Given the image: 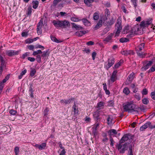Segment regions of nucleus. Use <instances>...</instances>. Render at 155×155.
<instances>
[{"label": "nucleus", "instance_id": "7c9ffc66", "mask_svg": "<svg viewBox=\"0 0 155 155\" xmlns=\"http://www.w3.org/2000/svg\"><path fill=\"white\" fill-rule=\"evenodd\" d=\"M123 60H120V61L114 65V67L115 68H119L121 65V64L123 63Z\"/></svg>", "mask_w": 155, "mask_h": 155}, {"label": "nucleus", "instance_id": "09e8293b", "mask_svg": "<svg viewBox=\"0 0 155 155\" xmlns=\"http://www.w3.org/2000/svg\"><path fill=\"white\" fill-rule=\"evenodd\" d=\"M116 31L115 33V37L118 36L121 30L116 29Z\"/></svg>", "mask_w": 155, "mask_h": 155}, {"label": "nucleus", "instance_id": "f8f14e48", "mask_svg": "<svg viewBox=\"0 0 155 155\" xmlns=\"http://www.w3.org/2000/svg\"><path fill=\"white\" fill-rule=\"evenodd\" d=\"M114 58H112L109 59L108 63L106 67L108 69L111 67L114 62Z\"/></svg>", "mask_w": 155, "mask_h": 155}, {"label": "nucleus", "instance_id": "6e6552de", "mask_svg": "<svg viewBox=\"0 0 155 155\" xmlns=\"http://www.w3.org/2000/svg\"><path fill=\"white\" fill-rule=\"evenodd\" d=\"M46 144L45 143H43L40 145L36 144L33 146L36 148H38L40 150L45 149L46 147Z\"/></svg>", "mask_w": 155, "mask_h": 155}, {"label": "nucleus", "instance_id": "c9c22d12", "mask_svg": "<svg viewBox=\"0 0 155 155\" xmlns=\"http://www.w3.org/2000/svg\"><path fill=\"white\" fill-rule=\"evenodd\" d=\"M32 9L31 7H29L28 8V10L27 12V14L28 15H30L32 12Z\"/></svg>", "mask_w": 155, "mask_h": 155}, {"label": "nucleus", "instance_id": "cd10ccee", "mask_svg": "<svg viewBox=\"0 0 155 155\" xmlns=\"http://www.w3.org/2000/svg\"><path fill=\"white\" fill-rule=\"evenodd\" d=\"M148 127L150 129H153L155 128V125H152L150 122H147L146 123V128Z\"/></svg>", "mask_w": 155, "mask_h": 155}, {"label": "nucleus", "instance_id": "338daca9", "mask_svg": "<svg viewBox=\"0 0 155 155\" xmlns=\"http://www.w3.org/2000/svg\"><path fill=\"white\" fill-rule=\"evenodd\" d=\"M84 120L87 123V122H90V120H91V119L90 118H89L87 117H86L85 118Z\"/></svg>", "mask_w": 155, "mask_h": 155}, {"label": "nucleus", "instance_id": "e433bc0d", "mask_svg": "<svg viewBox=\"0 0 155 155\" xmlns=\"http://www.w3.org/2000/svg\"><path fill=\"white\" fill-rule=\"evenodd\" d=\"M36 72V70L34 69H32L30 71V75L32 77L33 76Z\"/></svg>", "mask_w": 155, "mask_h": 155}, {"label": "nucleus", "instance_id": "5fc2aeb1", "mask_svg": "<svg viewBox=\"0 0 155 155\" xmlns=\"http://www.w3.org/2000/svg\"><path fill=\"white\" fill-rule=\"evenodd\" d=\"M49 55V53H48V51H44L43 53V54H42V56L43 57H46L47 56H48Z\"/></svg>", "mask_w": 155, "mask_h": 155}, {"label": "nucleus", "instance_id": "0e129e2a", "mask_svg": "<svg viewBox=\"0 0 155 155\" xmlns=\"http://www.w3.org/2000/svg\"><path fill=\"white\" fill-rule=\"evenodd\" d=\"M28 32H23L21 34V35L23 37H26L28 35Z\"/></svg>", "mask_w": 155, "mask_h": 155}, {"label": "nucleus", "instance_id": "bb28decb", "mask_svg": "<svg viewBox=\"0 0 155 155\" xmlns=\"http://www.w3.org/2000/svg\"><path fill=\"white\" fill-rule=\"evenodd\" d=\"M108 133L111 136L113 134H117V131L114 129L110 130L108 132Z\"/></svg>", "mask_w": 155, "mask_h": 155}, {"label": "nucleus", "instance_id": "473e14b6", "mask_svg": "<svg viewBox=\"0 0 155 155\" xmlns=\"http://www.w3.org/2000/svg\"><path fill=\"white\" fill-rule=\"evenodd\" d=\"M123 92L125 94L127 95L130 93V91L128 88L125 87L124 88Z\"/></svg>", "mask_w": 155, "mask_h": 155}, {"label": "nucleus", "instance_id": "69168bd1", "mask_svg": "<svg viewBox=\"0 0 155 155\" xmlns=\"http://www.w3.org/2000/svg\"><path fill=\"white\" fill-rule=\"evenodd\" d=\"M28 53L27 52L25 53L22 56V58L23 59L25 58L26 57L28 56Z\"/></svg>", "mask_w": 155, "mask_h": 155}, {"label": "nucleus", "instance_id": "bf43d9fd", "mask_svg": "<svg viewBox=\"0 0 155 155\" xmlns=\"http://www.w3.org/2000/svg\"><path fill=\"white\" fill-rule=\"evenodd\" d=\"M151 96L152 97V98L154 99L155 100V92H151Z\"/></svg>", "mask_w": 155, "mask_h": 155}, {"label": "nucleus", "instance_id": "ddd939ff", "mask_svg": "<svg viewBox=\"0 0 155 155\" xmlns=\"http://www.w3.org/2000/svg\"><path fill=\"white\" fill-rule=\"evenodd\" d=\"M114 117L112 115H109L107 120L108 124H110L114 123L115 122L114 120Z\"/></svg>", "mask_w": 155, "mask_h": 155}, {"label": "nucleus", "instance_id": "49530a36", "mask_svg": "<svg viewBox=\"0 0 155 155\" xmlns=\"http://www.w3.org/2000/svg\"><path fill=\"white\" fill-rule=\"evenodd\" d=\"M73 26L74 28L77 29H81L82 27L80 25H77L74 23L73 24Z\"/></svg>", "mask_w": 155, "mask_h": 155}, {"label": "nucleus", "instance_id": "052dcab7", "mask_svg": "<svg viewBox=\"0 0 155 155\" xmlns=\"http://www.w3.org/2000/svg\"><path fill=\"white\" fill-rule=\"evenodd\" d=\"M27 47L30 50H33L34 48V46L32 45H28L27 46Z\"/></svg>", "mask_w": 155, "mask_h": 155}, {"label": "nucleus", "instance_id": "774afa93", "mask_svg": "<svg viewBox=\"0 0 155 155\" xmlns=\"http://www.w3.org/2000/svg\"><path fill=\"white\" fill-rule=\"evenodd\" d=\"M128 155H133L132 150L131 148H129V150L128 152Z\"/></svg>", "mask_w": 155, "mask_h": 155}, {"label": "nucleus", "instance_id": "39448f33", "mask_svg": "<svg viewBox=\"0 0 155 155\" xmlns=\"http://www.w3.org/2000/svg\"><path fill=\"white\" fill-rule=\"evenodd\" d=\"M9 76L7 75L2 81L0 82V94L2 92V90L4 86V83H5L9 79Z\"/></svg>", "mask_w": 155, "mask_h": 155}, {"label": "nucleus", "instance_id": "6e6d98bb", "mask_svg": "<svg viewBox=\"0 0 155 155\" xmlns=\"http://www.w3.org/2000/svg\"><path fill=\"white\" fill-rule=\"evenodd\" d=\"M110 14V12L109 10L107 9H106L105 10V16L107 15L108 16Z\"/></svg>", "mask_w": 155, "mask_h": 155}, {"label": "nucleus", "instance_id": "3c124183", "mask_svg": "<svg viewBox=\"0 0 155 155\" xmlns=\"http://www.w3.org/2000/svg\"><path fill=\"white\" fill-rule=\"evenodd\" d=\"M145 129V125L144 124L140 127V131H144Z\"/></svg>", "mask_w": 155, "mask_h": 155}, {"label": "nucleus", "instance_id": "1a4fd4ad", "mask_svg": "<svg viewBox=\"0 0 155 155\" xmlns=\"http://www.w3.org/2000/svg\"><path fill=\"white\" fill-rule=\"evenodd\" d=\"M121 20L120 18H118L116 24L115 29L118 30L122 29Z\"/></svg>", "mask_w": 155, "mask_h": 155}, {"label": "nucleus", "instance_id": "c03bdc74", "mask_svg": "<svg viewBox=\"0 0 155 155\" xmlns=\"http://www.w3.org/2000/svg\"><path fill=\"white\" fill-rule=\"evenodd\" d=\"M9 113L12 115H15L16 114L17 112L16 111L14 110H10Z\"/></svg>", "mask_w": 155, "mask_h": 155}, {"label": "nucleus", "instance_id": "f704fd0d", "mask_svg": "<svg viewBox=\"0 0 155 155\" xmlns=\"http://www.w3.org/2000/svg\"><path fill=\"white\" fill-rule=\"evenodd\" d=\"M42 53V52L41 50H37V51H34L32 54L33 55L35 56L38 54H41Z\"/></svg>", "mask_w": 155, "mask_h": 155}, {"label": "nucleus", "instance_id": "864d4df0", "mask_svg": "<svg viewBox=\"0 0 155 155\" xmlns=\"http://www.w3.org/2000/svg\"><path fill=\"white\" fill-rule=\"evenodd\" d=\"M110 144L112 146H113L114 144V141L113 140V139L111 137H110Z\"/></svg>", "mask_w": 155, "mask_h": 155}, {"label": "nucleus", "instance_id": "4be33fe9", "mask_svg": "<svg viewBox=\"0 0 155 155\" xmlns=\"http://www.w3.org/2000/svg\"><path fill=\"white\" fill-rule=\"evenodd\" d=\"M128 139V138L127 135H124L123 137L120 140V143H122L127 140Z\"/></svg>", "mask_w": 155, "mask_h": 155}, {"label": "nucleus", "instance_id": "7ed1b4c3", "mask_svg": "<svg viewBox=\"0 0 155 155\" xmlns=\"http://www.w3.org/2000/svg\"><path fill=\"white\" fill-rule=\"evenodd\" d=\"M145 44L143 43L139 45L136 48L137 53L139 56L141 58L145 56Z\"/></svg>", "mask_w": 155, "mask_h": 155}, {"label": "nucleus", "instance_id": "f257e3e1", "mask_svg": "<svg viewBox=\"0 0 155 155\" xmlns=\"http://www.w3.org/2000/svg\"><path fill=\"white\" fill-rule=\"evenodd\" d=\"M145 27V22L143 21L141 22L140 25H136L131 27V34L141 35L143 33Z\"/></svg>", "mask_w": 155, "mask_h": 155}, {"label": "nucleus", "instance_id": "c756f323", "mask_svg": "<svg viewBox=\"0 0 155 155\" xmlns=\"http://www.w3.org/2000/svg\"><path fill=\"white\" fill-rule=\"evenodd\" d=\"M93 0H84V3L87 6H90L91 3L93 2Z\"/></svg>", "mask_w": 155, "mask_h": 155}, {"label": "nucleus", "instance_id": "412c9836", "mask_svg": "<svg viewBox=\"0 0 155 155\" xmlns=\"http://www.w3.org/2000/svg\"><path fill=\"white\" fill-rule=\"evenodd\" d=\"M72 108L74 115H77L78 113V108L76 105L75 103L74 105L73 106Z\"/></svg>", "mask_w": 155, "mask_h": 155}, {"label": "nucleus", "instance_id": "b1692460", "mask_svg": "<svg viewBox=\"0 0 155 155\" xmlns=\"http://www.w3.org/2000/svg\"><path fill=\"white\" fill-rule=\"evenodd\" d=\"M104 103L102 102H100L97 104V107L99 109H103L104 108Z\"/></svg>", "mask_w": 155, "mask_h": 155}, {"label": "nucleus", "instance_id": "603ef678", "mask_svg": "<svg viewBox=\"0 0 155 155\" xmlns=\"http://www.w3.org/2000/svg\"><path fill=\"white\" fill-rule=\"evenodd\" d=\"M33 41V40L29 39H28L25 40V42L26 43H32Z\"/></svg>", "mask_w": 155, "mask_h": 155}, {"label": "nucleus", "instance_id": "680f3d73", "mask_svg": "<svg viewBox=\"0 0 155 155\" xmlns=\"http://www.w3.org/2000/svg\"><path fill=\"white\" fill-rule=\"evenodd\" d=\"M66 153L65 149L62 150L60 152L59 155H65V153Z\"/></svg>", "mask_w": 155, "mask_h": 155}, {"label": "nucleus", "instance_id": "2eb2a0df", "mask_svg": "<svg viewBox=\"0 0 155 155\" xmlns=\"http://www.w3.org/2000/svg\"><path fill=\"white\" fill-rule=\"evenodd\" d=\"M53 23L55 26L57 28H61V21H55L54 20Z\"/></svg>", "mask_w": 155, "mask_h": 155}, {"label": "nucleus", "instance_id": "0eeeda50", "mask_svg": "<svg viewBox=\"0 0 155 155\" xmlns=\"http://www.w3.org/2000/svg\"><path fill=\"white\" fill-rule=\"evenodd\" d=\"M61 28H66L69 27L70 25L69 22L66 20L61 21Z\"/></svg>", "mask_w": 155, "mask_h": 155}, {"label": "nucleus", "instance_id": "ea45409f", "mask_svg": "<svg viewBox=\"0 0 155 155\" xmlns=\"http://www.w3.org/2000/svg\"><path fill=\"white\" fill-rule=\"evenodd\" d=\"M62 0H54L53 5L54 6H55L58 4V3L61 2Z\"/></svg>", "mask_w": 155, "mask_h": 155}, {"label": "nucleus", "instance_id": "aec40b11", "mask_svg": "<svg viewBox=\"0 0 155 155\" xmlns=\"http://www.w3.org/2000/svg\"><path fill=\"white\" fill-rule=\"evenodd\" d=\"M87 32L85 31H80L76 32V34L78 36H81L86 34Z\"/></svg>", "mask_w": 155, "mask_h": 155}, {"label": "nucleus", "instance_id": "9b49d317", "mask_svg": "<svg viewBox=\"0 0 155 155\" xmlns=\"http://www.w3.org/2000/svg\"><path fill=\"white\" fill-rule=\"evenodd\" d=\"M134 73H132L129 75L126 81V84H128L130 83V82L133 80L134 77Z\"/></svg>", "mask_w": 155, "mask_h": 155}, {"label": "nucleus", "instance_id": "58836bf2", "mask_svg": "<svg viewBox=\"0 0 155 155\" xmlns=\"http://www.w3.org/2000/svg\"><path fill=\"white\" fill-rule=\"evenodd\" d=\"M14 151L15 155H18L19 151V148L18 147H16L14 149Z\"/></svg>", "mask_w": 155, "mask_h": 155}, {"label": "nucleus", "instance_id": "13d9d810", "mask_svg": "<svg viewBox=\"0 0 155 155\" xmlns=\"http://www.w3.org/2000/svg\"><path fill=\"white\" fill-rule=\"evenodd\" d=\"M83 51L85 52L87 54H88L90 53V50L88 48H84Z\"/></svg>", "mask_w": 155, "mask_h": 155}, {"label": "nucleus", "instance_id": "8fccbe9b", "mask_svg": "<svg viewBox=\"0 0 155 155\" xmlns=\"http://www.w3.org/2000/svg\"><path fill=\"white\" fill-rule=\"evenodd\" d=\"M134 7L135 8L137 6V0H131Z\"/></svg>", "mask_w": 155, "mask_h": 155}, {"label": "nucleus", "instance_id": "f03ea898", "mask_svg": "<svg viewBox=\"0 0 155 155\" xmlns=\"http://www.w3.org/2000/svg\"><path fill=\"white\" fill-rule=\"evenodd\" d=\"M124 109L126 111L132 113L136 111V106L132 102L126 103L123 106Z\"/></svg>", "mask_w": 155, "mask_h": 155}, {"label": "nucleus", "instance_id": "c85d7f7f", "mask_svg": "<svg viewBox=\"0 0 155 155\" xmlns=\"http://www.w3.org/2000/svg\"><path fill=\"white\" fill-rule=\"evenodd\" d=\"M71 20L75 22H77L81 21V20L78 18L73 17L71 18Z\"/></svg>", "mask_w": 155, "mask_h": 155}, {"label": "nucleus", "instance_id": "f3484780", "mask_svg": "<svg viewBox=\"0 0 155 155\" xmlns=\"http://www.w3.org/2000/svg\"><path fill=\"white\" fill-rule=\"evenodd\" d=\"M113 35L112 34H110L104 40V41L106 43L110 41L112 39Z\"/></svg>", "mask_w": 155, "mask_h": 155}, {"label": "nucleus", "instance_id": "a878e982", "mask_svg": "<svg viewBox=\"0 0 155 155\" xmlns=\"http://www.w3.org/2000/svg\"><path fill=\"white\" fill-rule=\"evenodd\" d=\"M82 21L84 24L87 26H89L91 25L90 22L86 19H83Z\"/></svg>", "mask_w": 155, "mask_h": 155}, {"label": "nucleus", "instance_id": "37998d69", "mask_svg": "<svg viewBox=\"0 0 155 155\" xmlns=\"http://www.w3.org/2000/svg\"><path fill=\"white\" fill-rule=\"evenodd\" d=\"M36 60L38 62L40 63L41 61V58L40 55H38L36 56Z\"/></svg>", "mask_w": 155, "mask_h": 155}, {"label": "nucleus", "instance_id": "dca6fc26", "mask_svg": "<svg viewBox=\"0 0 155 155\" xmlns=\"http://www.w3.org/2000/svg\"><path fill=\"white\" fill-rule=\"evenodd\" d=\"M74 99L72 98L68 100H62L61 101V103L65 104H70L71 101H73Z\"/></svg>", "mask_w": 155, "mask_h": 155}, {"label": "nucleus", "instance_id": "4c0bfd02", "mask_svg": "<svg viewBox=\"0 0 155 155\" xmlns=\"http://www.w3.org/2000/svg\"><path fill=\"white\" fill-rule=\"evenodd\" d=\"M99 16L97 13H95L94 14L93 18L94 20H97L99 18Z\"/></svg>", "mask_w": 155, "mask_h": 155}, {"label": "nucleus", "instance_id": "e2e57ef3", "mask_svg": "<svg viewBox=\"0 0 155 155\" xmlns=\"http://www.w3.org/2000/svg\"><path fill=\"white\" fill-rule=\"evenodd\" d=\"M96 53L95 52H93L92 54V59L93 60H94L95 59V57L96 55Z\"/></svg>", "mask_w": 155, "mask_h": 155}, {"label": "nucleus", "instance_id": "2f4dec72", "mask_svg": "<svg viewBox=\"0 0 155 155\" xmlns=\"http://www.w3.org/2000/svg\"><path fill=\"white\" fill-rule=\"evenodd\" d=\"M129 41L128 39L125 38H122L120 39L119 41L122 43L127 42Z\"/></svg>", "mask_w": 155, "mask_h": 155}, {"label": "nucleus", "instance_id": "a18cd8bd", "mask_svg": "<svg viewBox=\"0 0 155 155\" xmlns=\"http://www.w3.org/2000/svg\"><path fill=\"white\" fill-rule=\"evenodd\" d=\"M42 24H43V21L41 20L38 25L37 28H41V27L42 26Z\"/></svg>", "mask_w": 155, "mask_h": 155}, {"label": "nucleus", "instance_id": "de8ad7c7", "mask_svg": "<svg viewBox=\"0 0 155 155\" xmlns=\"http://www.w3.org/2000/svg\"><path fill=\"white\" fill-rule=\"evenodd\" d=\"M49 111L48 109V108H46L44 110V116H47L48 115Z\"/></svg>", "mask_w": 155, "mask_h": 155}, {"label": "nucleus", "instance_id": "6ab92c4d", "mask_svg": "<svg viewBox=\"0 0 155 155\" xmlns=\"http://www.w3.org/2000/svg\"><path fill=\"white\" fill-rule=\"evenodd\" d=\"M121 53L122 54L124 55H127L128 54H134V52L132 51H123L121 52Z\"/></svg>", "mask_w": 155, "mask_h": 155}, {"label": "nucleus", "instance_id": "72a5a7b5", "mask_svg": "<svg viewBox=\"0 0 155 155\" xmlns=\"http://www.w3.org/2000/svg\"><path fill=\"white\" fill-rule=\"evenodd\" d=\"M152 20V19L150 18L147 19V21H146V27L149 25H151Z\"/></svg>", "mask_w": 155, "mask_h": 155}, {"label": "nucleus", "instance_id": "423d86ee", "mask_svg": "<svg viewBox=\"0 0 155 155\" xmlns=\"http://www.w3.org/2000/svg\"><path fill=\"white\" fill-rule=\"evenodd\" d=\"M123 34H126L128 33H130L131 34V27L128 25H127L125 26L122 31Z\"/></svg>", "mask_w": 155, "mask_h": 155}, {"label": "nucleus", "instance_id": "5701e85b", "mask_svg": "<svg viewBox=\"0 0 155 155\" xmlns=\"http://www.w3.org/2000/svg\"><path fill=\"white\" fill-rule=\"evenodd\" d=\"M51 40L55 42L59 43L62 42V41L60 39H58L56 38L55 37L51 36Z\"/></svg>", "mask_w": 155, "mask_h": 155}, {"label": "nucleus", "instance_id": "9d476101", "mask_svg": "<svg viewBox=\"0 0 155 155\" xmlns=\"http://www.w3.org/2000/svg\"><path fill=\"white\" fill-rule=\"evenodd\" d=\"M118 150H119L120 153H124L126 148V145L124 144L121 145L119 144L117 145V147Z\"/></svg>", "mask_w": 155, "mask_h": 155}, {"label": "nucleus", "instance_id": "20e7f679", "mask_svg": "<svg viewBox=\"0 0 155 155\" xmlns=\"http://www.w3.org/2000/svg\"><path fill=\"white\" fill-rule=\"evenodd\" d=\"M117 71L116 70L114 71L111 76L110 79L108 80L109 84H112L117 79Z\"/></svg>", "mask_w": 155, "mask_h": 155}, {"label": "nucleus", "instance_id": "4468645a", "mask_svg": "<svg viewBox=\"0 0 155 155\" xmlns=\"http://www.w3.org/2000/svg\"><path fill=\"white\" fill-rule=\"evenodd\" d=\"M6 53L8 56H12L13 55L18 54V51H15L13 50H10L7 51Z\"/></svg>", "mask_w": 155, "mask_h": 155}, {"label": "nucleus", "instance_id": "393cba45", "mask_svg": "<svg viewBox=\"0 0 155 155\" xmlns=\"http://www.w3.org/2000/svg\"><path fill=\"white\" fill-rule=\"evenodd\" d=\"M39 3L37 1H33L32 2V7L34 9H36L38 6Z\"/></svg>", "mask_w": 155, "mask_h": 155}, {"label": "nucleus", "instance_id": "4d7b16f0", "mask_svg": "<svg viewBox=\"0 0 155 155\" xmlns=\"http://www.w3.org/2000/svg\"><path fill=\"white\" fill-rule=\"evenodd\" d=\"M135 97L138 101L140 100L141 99L139 95L138 94H137L135 95Z\"/></svg>", "mask_w": 155, "mask_h": 155}, {"label": "nucleus", "instance_id": "79ce46f5", "mask_svg": "<svg viewBox=\"0 0 155 155\" xmlns=\"http://www.w3.org/2000/svg\"><path fill=\"white\" fill-rule=\"evenodd\" d=\"M155 71V65H154L148 71V72L150 73L151 72H153Z\"/></svg>", "mask_w": 155, "mask_h": 155}, {"label": "nucleus", "instance_id": "a19ab883", "mask_svg": "<svg viewBox=\"0 0 155 155\" xmlns=\"http://www.w3.org/2000/svg\"><path fill=\"white\" fill-rule=\"evenodd\" d=\"M114 102L113 101H110L108 102V106L109 107H112L114 105Z\"/></svg>", "mask_w": 155, "mask_h": 155}, {"label": "nucleus", "instance_id": "a211bd4d", "mask_svg": "<svg viewBox=\"0 0 155 155\" xmlns=\"http://www.w3.org/2000/svg\"><path fill=\"white\" fill-rule=\"evenodd\" d=\"M102 25V21L101 20H99L98 23L95 25L94 28L95 30H97L101 27Z\"/></svg>", "mask_w": 155, "mask_h": 155}]
</instances>
